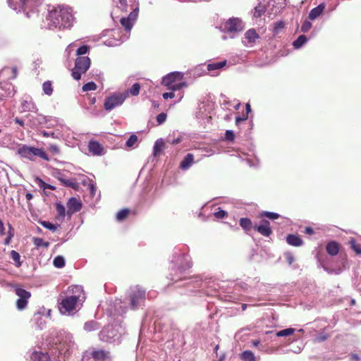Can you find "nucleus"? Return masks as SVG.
Listing matches in <instances>:
<instances>
[{
	"label": "nucleus",
	"instance_id": "8fccbe9b",
	"mask_svg": "<svg viewBox=\"0 0 361 361\" xmlns=\"http://www.w3.org/2000/svg\"><path fill=\"white\" fill-rule=\"evenodd\" d=\"M41 225L43 227L46 228L51 231H55L57 229V226L56 225L53 224L52 223H51L48 221H42Z\"/></svg>",
	"mask_w": 361,
	"mask_h": 361
},
{
	"label": "nucleus",
	"instance_id": "3c124183",
	"mask_svg": "<svg viewBox=\"0 0 361 361\" xmlns=\"http://www.w3.org/2000/svg\"><path fill=\"white\" fill-rule=\"evenodd\" d=\"M97 89V85L94 82H89L82 86V90L84 92L95 90Z\"/></svg>",
	"mask_w": 361,
	"mask_h": 361
},
{
	"label": "nucleus",
	"instance_id": "5fc2aeb1",
	"mask_svg": "<svg viewBox=\"0 0 361 361\" xmlns=\"http://www.w3.org/2000/svg\"><path fill=\"white\" fill-rule=\"evenodd\" d=\"M262 216H264L269 218V219H272V220L276 219L279 217V214L275 213V212H264L262 214Z\"/></svg>",
	"mask_w": 361,
	"mask_h": 361
},
{
	"label": "nucleus",
	"instance_id": "69168bd1",
	"mask_svg": "<svg viewBox=\"0 0 361 361\" xmlns=\"http://www.w3.org/2000/svg\"><path fill=\"white\" fill-rule=\"evenodd\" d=\"M59 179L60 180V181H61L65 185H67V186H72L73 185V181L71 180H69V179H64L63 178H59Z\"/></svg>",
	"mask_w": 361,
	"mask_h": 361
},
{
	"label": "nucleus",
	"instance_id": "c85d7f7f",
	"mask_svg": "<svg viewBox=\"0 0 361 361\" xmlns=\"http://www.w3.org/2000/svg\"><path fill=\"white\" fill-rule=\"evenodd\" d=\"M326 250L329 255L335 256L338 253L339 245L336 242L331 241L326 245Z\"/></svg>",
	"mask_w": 361,
	"mask_h": 361
},
{
	"label": "nucleus",
	"instance_id": "4468645a",
	"mask_svg": "<svg viewBox=\"0 0 361 361\" xmlns=\"http://www.w3.org/2000/svg\"><path fill=\"white\" fill-rule=\"evenodd\" d=\"M139 13V7L137 6L133 11L126 18H122L121 19V24L128 32H130L134 23H135Z\"/></svg>",
	"mask_w": 361,
	"mask_h": 361
},
{
	"label": "nucleus",
	"instance_id": "680f3d73",
	"mask_svg": "<svg viewBox=\"0 0 361 361\" xmlns=\"http://www.w3.org/2000/svg\"><path fill=\"white\" fill-rule=\"evenodd\" d=\"M285 256L288 264L291 265L295 261L293 255L291 253L288 252L285 254Z\"/></svg>",
	"mask_w": 361,
	"mask_h": 361
},
{
	"label": "nucleus",
	"instance_id": "09e8293b",
	"mask_svg": "<svg viewBox=\"0 0 361 361\" xmlns=\"http://www.w3.org/2000/svg\"><path fill=\"white\" fill-rule=\"evenodd\" d=\"M121 300H116V305H115V311L118 314H122L123 313L126 312V307H123L122 305H121Z\"/></svg>",
	"mask_w": 361,
	"mask_h": 361
},
{
	"label": "nucleus",
	"instance_id": "f03ea898",
	"mask_svg": "<svg viewBox=\"0 0 361 361\" xmlns=\"http://www.w3.org/2000/svg\"><path fill=\"white\" fill-rule=\"evenodd\" d=\"M68 291L72 295L63 297L58 299V307L60 313L63 315H73L81 307L82 302L85 300V293L81 286H72L68 288Z\"/></svg>",
	"mask_w": 361,
	"mask_h": 361
},
{
	"label": "nucleus",
	"instance_id": "2eb2a0df",
	"mask_svg": "<svg viewBox=\"0 0 361 361\" xmlns=\"http://www.w3.org/2000/svg\"><path fill=\"white\" fill-rule=\"evenodd\" d=\"M183 73L182 72H172L162 78V85L164 86L171 85L173 83L183 80Z\"/></svg>",
	"mask_w": 361,
	"mask_h": 361
},
{
	"label": "nucleus",
	"instance_id": "a211bd4d",
	"mask_svg": "<svg viewBox=\"0 0 361 361\" xmlns=\"http://www.w3.org/2000/svg\"><path fill=\"white\" fill-rule=\"evenodd\" d=\"M255 230L257 231L261 235L269 237L271 233V228L270 227V223L267 220L263 219L261 221V224L259 226H254Z\"/></svg>",
	"mask_w": 361,
	"mask_h": 361
},
{
	"label": "nucleus",
	"instance_id": "ea45409f",
	"mask_svg": "<svg viewBox=\"0 0 361 361\" xmlns=\"http://www.w3.org/2000/svg\"><path fill=\"white\" fill-rule=\"evenodd\" d=\"M164 146V142L161 139L157 140L154 145L153 151L154 155L161 152Z\"/></svg>",
	"mask_w": 361,
	"mask_h": 361
},
{
	"label": "nucleus",
	"instance_id": "aec40b11",
	"mask_svg": "<svg viewBox=\"0 0 361 361\" xmlns=\"http://www.w3.org/2000/svg\"><path fill=\"white\" fill-rule=\"evenodd\" d=\"M88 149L93 155L100 156L104 154V147L97 141H90L88 145Z\"/></svg>",
	"mask_w": 361,
	"mask_h": 361
},
{
	"label": "nucleus",
	"instance_id": "cd10ccee",
	"mask_svg": "<svg viewBox=\"0 0 361 361\" xmlns=\"http://www.w3.org/2000/svg\"><path fill=\"white\" fill-rule=\"evenodd\" d=\"M286 241L289 245L293 246H300L303 243L300 236L293 234H289L287 235Z\"/></svg>",
	"mask_w": 361,
	"mask_h": 361
},
{
	"label": "nucleus",
	"instance_id": "49530a36",
	"mask_svg": "<svg viewBox=\"0 0 361 361\" xmlns=\"http://www.w3.org/2000/svg\"><path fill=\"white\" fill-rule=\"evenodd\" d=\"M350 247L355 251L357 255H361V247L356 244L355 240L351 238L349 241Z\"/></svg>",
	"mask_w": 361,
	"mask_h": 361
},
{
	"label": "nucleus",
	"instance_id": "39448f33",
	"mask_svg": "<svg viewBox=\"0 0 361 361\" xmlns=\"http://www.w3.org/2000/svg\"><path fill=\"white\" fill-rule=\"evenodd\" d=\"M42 0H8L11 8L17 11H23L26 13L28 18L31 17L32 13H35L37 7L42 4Z\"/></svg>",
	"mask_w": 361,
	"mask_h": 361
},
{
	"label": "nucleus",
	"instance_id": "37998d69",
	"mask_svg": "<svg viewBox=\"0 0 361 361\" xmlns=\"http://www.w3.org/2000/svg\"><path fill=\"white\" fill-rule=\"evenodd\" d=\"M2 73H11L12 75L9 78L10 79H15L18 75V69L16 67L13 66L11 68H5L2 70Z\"/></svg>",
	"mask_w": 361,
	"mask_h": 361
},
{
	"label": "nucleus",
	"instance_id": "1a4fd4ad",
	"mask_svg": "<svg viewBox=\"0 0 361 361\" xmlns=\"http://www.w3.org/2000/svg\"><path fill=\"white\" fill-rule=\"evenodd\" d=\"M110 353L101 349L86 351L82 361H111Z\"/></svg>",
	"mask_w": 361,
	"mask_h": 361
},
{
	"label": "nucleus",
	"instance_id": "4be33fe9",
	"mask_svg": "<svg viewBox=\"0 0 361 361\" xmlns=\"http://www.w3.org/2000/svg\"><path fill=\"white\" fill-rule=\"evenodd\" d=\"M226 64V61L209 63L207 65V70L212 73L211 75H217L219 71Z\"/></svg>",
	"mask_w": 361,
	"mask_h": 361
},
{
	"label": "nucleus",
	"instance_id": "774afa93",
	"mask_svg": "<svg viewBox=\"0 0 361 361\" xmlns=\"http://www.w3.org/2000/svg\"><path fill=\"white\" fill-rule=\"evenodd\" d=\"M181 139L180 137H177V138H174V139H171L170 137H168L167 139V142L172 144V145H176V144H178L180 142Z\"/></svg>",
	"mask_w": 361,
	"mask_h": 361
},
{
	"label": "nucleus",
	"instance_id": "f257e3e1",
	"mask_svg": "<svg viewBox=\"0 0 361 361\" xmlns=\"http://www.w3.org/2000/svg\"><path fill=\"white\" fill-rule=\"evenodd\" d=\"M171 264V280L174 281L175 283L179 281H186L183 285L179 286H186L189 288L190 291H192L193 288H199L202 284L200 280L187 279L185 276V272L192 267L190 257L185 254L178 256H173Z\"/></svg>",
	"mask_w": 361,
	"mask_h": 361
},
{
	"label": "nucleus",
	"instance_id": "de8ad7c7",
	"mask_svg": "<svg viewBox=\"0 0 361 361\" xmlns=\"http://www.w3.org/2000/svg\"><path fill=\"white\" fill-rule=\"evenodd\" d=\"M56 209L57 211L58 214L62 219H63L66 216V209L65 207L61 203H56Z\"/></svg>",
	"mask_w": 361,
	"mask_h": 361
},
{
	"label": "nucleus",
	"instance_id": "f704fd0d",
	"mask_svg": "<svg viewBox=\"0 0 361 361\" xmlns=\"http://www.w3.org/2000/svg\"><path fill=\"white\" fill-rule=\"evenodd\" d=\"M284 26H285V23L282 20H279V21H277L276 23H275L274 25L273 30H272L273 35H277L284 28Z\"/></svg>",
	"mask_w": 361,
	"mask_h": 361
},
{
	"label": "nucleus",
	"instance_id": "473e14b6",
	"mask_svg": "<svg viewBox=\"0 0 361 361\" xmlns=\"http://www.w3.org/2000/svg\"><path fill=\"white\" fill-rule=\"evenodd\" d=\"M240 358L244 361H256L254 353L250 350H245L240 355Z\"/></svg>",
	"mask_w": 361,
	"mask_h": 361
},
{
	"label": "nucleus",
	"instance_id": "4d7b16f0",
	"mask_svg": "<svg viewBox=\"0 0 361 361\" xmlns=\"http://www.w3.org/2000/svg\"><path fill=\"white\" fill-rule=\"evenodd\" d=\"M311 27L312 23L308 20H305L301 26V31L302 32H307L310 30Z\"/></svg>",
	"mask_w": 361,
	"mask_h": 361
},
{
	"label": "nucleus",
	"instance_id": "9b49d317",
	"mask_svg": "<svg viewBox=\"0 0 361 361\" xmlns=\"http://www.w3.org/2000/svg\"><path fill=\"white\" fill-rule=\"evenodd\" d=\"M244 28L243 22L238 18H231L224 25V29L230 33L241 32Z\"/></svg>",
	"mask_w": 361,
	"mask_h": 361
},
{
	"label": "nucleus",
	"instance_id": "b1692460",
	"mask_svg": "<svg viewBox=\"0 0 361 361\" xmlns=\"http://www.w3.org/2000/svg\"><path fill=\"white\" fill-rule=\"evenodd\" d=\"M326 4L324 3L319 4L317 7L312 8L308 16V18L314 20L318 18L324 11Z\"/></svg>",
	"mask_w": 361,
	"mask_h": 361
},
{
	"label": "nucleus",
	"instance_id": "c03bdc74",
	"mask_svg": "<svg viewBox=\"0 0 361 361\" xmlns=\"http://www.w3.org/2000/svg\"><path fill=\"white\" fill-rule=\"evenodd\" d=\"M137 136L135 135H131L126 142V145L128 147H133L137 142Z\"/></svg>",
	"mask_w": 361,
	"mask_h": 361
},
{
	"label": "nucleus",
	"instance_id": "7ed1b4c3",
	"mask_svg": "<svg viewBox=\"0 0 361 361\" xmlns=\"http://www.w3.org/2000/svg\"><path fill=\"white\" fill-rule=\"evenodd\" d=\"M47 20L50 29L69 28L74 22L73 11L68 6H59L49 11Z\"/></svg>",
	"mask_w": 361,
	"mask_h": 361
},
{
	"label": "nucleus",
	"instance_id": "6e6552de",
	"mask_svg": "<svg viewBox=\"0 0 361 361\" xmlns=\"http://www.w3.org/2000/svg\"><path fill=\"white\" fill-rule=\"evenodd\" d=\"M127 97L128 92L114 93L105 99L104 108L106 111H110L116 107L122 105Z\"/></svg>",
	"mask_w": 361,
	"mask_h": 361
},
{
	"label": "nucleus",
	"instance_id": "6e6d98bb",
	"mask_svg": "<svg viewBox=\"0 0 361 361\" xmlns=\"http://www.w3.org/2000/svg\"><path fill=\"white\" fill-rule=\"evenodd\" d=\"M214 215L217 219H223L227 216V212L220 208H218V211L215 212Z\"/></svg>",
	"mask_w": 361,
	"mask_h": 361
},
{
	"label": "nucleus",
	"instance_id": "7c9ffc66",
	"mask_svg": "<svg viewBox=\"0 0 361 361\" xmlns=\"http://www.w3.org/2000/svg\"><path fill=\"white\" fill-rule=\"evenodd\" d=\"M240 226L247 232L249 231L252 226V221L248 218H241L239 221Z\"/></svg>",
	"mask_w": 361,
	"mask_h": 361
},
{
	"label": "nucleus",
	"instance_id": "338daca9",
	"mask_svg": "<svg viewBox=\"0 0 361 361\" xmlns=\"http://www.w3.org/2000/svg\"><path fill=\"white\" fill-rule=\"evenodd\" d=\"M162 96H163L164 99H167L169 98H173L175 97V94L172 91V92H165V93L163 94Z\"/></svg>",
	"mask_w": 361,
	"mask_h": 361
},
{
	"label": "nucleus",
	"instance_id": "f3484780",
	"mask_svg": "<svg viewBox=\"0 0 361 361\" xmlns=\"http://www.w3.org/2000/svg\"><path fill=\"white\" fill-rule=\"evenodd\" d=\"M67 214L71 216L73 213L79 212L82 208L80 200L75 197H71L67 202Z\"/></svg>",
	"mask_w": 361,
	"mask_h": 361
},
{
	"label": "nucleus",
	"instance_id": "5701e85b",
	"mask_svg": "<svg viewBox=\"0 0 361 361\" xmlns=\"http://www.w3.org/2000/svg\"><path fill=\"white\" fill-rule=\"evenodd\" d=\"M37 107L31 99H23L21 102L20 112L35 111Z\"/></svg>",
	"mask_w": 361,
	"mask_h": 361
},
{
	"label": "nucleus",
	"instance_id": "c756f323",
	"mask_svg": "<svg viewBox=\"0 0 361 361\" xmlns=\"http://www.w3.org/2000/svg\"><path fill=\"white\" fill-rule=\"evenodd\" d=\"M99 324L94 320L87 322L84 324V329L88 332L97 330L99 329Z\"/></svg>",
	"mask_w": 361,
	"mask_h": 361
},
{
	"label": "nucleus",
	"instance_id": "2f4dec72",
	"mask_svg": "<svg viewBox=\"0 0 361 361\" xmlns=\"http://www.w3.org/2000/svg\"><path fill=\"white\" fill-rule=\"evenodd\" d=\"M307 42L306 36L302 35H300L296 40L293 42V46L295 49L301 48Z\"/></svg>",
	"mask_w": 361,
	"mask_h": 361
},
{
	"label": "nucleus",
	"instance_id": "a878e982",
	"mask_svg": "<svg viewBox=\"0 0 361 361\" xmlns=\"http://www.w3.org/2000/svg\"><path fill=\"white\" fill-rule=\"evenodd\" d=\"M194 157L191 153H188L180 164V168L182 170H188L193 164Z\"/></svg>",
	"mask_w": 361,
	"mask_h": 361
},
{
	"label": "nucleus",
	"instance_id": "0e129e2a",
	"mask_svg": "<svg viewBox=\"0 0 361 361\" xmlns=\"http://www.w3.org/2000/svg\"><path fill=\"white\" fill-rule=\"evenodd\" d=\"M49 150L54 154H59L60 152L59 148L56 145H51L49 146Z\"/></svg>",
	"mask_w": 361,
	"mask_h": 361
},
{
	"label": "nucleus",
	"instance_id": "13d9d810",
	"mask_svg": "<svg viewBox=\"0 0 361 361\" xmlns=\"http://www.w3.org/2000/svg\"><path fill=\"white\" fill-rule=\"evenodd\" d=\"M167 115L165 113H161L157 116V121L159 124L164 123L166 120Z\"/></svg>",
	"mask_w": 361,
	"mask_h": 361
},
{
	"label": "nucleus",
	"instance_id": "20e7f679",
	"mask_svg": "<svg viewBox=\"0 0 361 361\" xmlns=\"http://www.w3.org/2000/svg\"><path fill=\"white\" fill-rule=\"evenodd\" d=\"M124 332V329L121 325H111L104 328L100 331L99 336L102 341L119 343Z\"/></svg>",
	"mask_w": 361,
	"mask_h": 361
},
{
	"label": "nucleus",
	"instance_id": "052dcab7",
	"mask_svg": "<svg viewBox=\"0 0 361 361\" xmlns=\"http://www.w3.org/2000/svg\"><path fill=\"white\" fill-rule=\"evenodd\" d=\"M202 109H204V111H205V104H202L200 107H199V111H197L196 113V115L198 118H203L204 116H206L207 114H204V113L203 112Z\"/></svg>",
	"mask_w": 361,
	"mask_h": 361
},
{
	"label": "nucleus",
	"instance_id": "9d476101",
	"mask_svg": "<svg viewBox=\"0 0 361 361\" xmlns=\"http://www.w3.org/2000/svg\"><path fill=\"white\" fill-rule=\"evenodd\" d=\"M90 59L87 56H79L75 60V68L72 71L73 78L78 80L82 73H85L90 68Z\"/></svg>",
	"mask_w": 361,
	"mask_h": 361
},
{
	"label": "nucleus",
	"instance_id": "423d86ee",
	"mask_svg": "<svg viewBox=\"0 0 361 361\" xmlns=\"http://www.w3.org/2000/svg\"><path fill=\"white\" fill-rule=\"evenodd\" d=\"M18 153L24 158L33 160L35 157H39L41 159L49 161V158L45 152L39 148L22 145L18 149Z\"/></svg>",
	"mask_w": 361,
	"mask_h": 361
},
{
	"label": "nucleus",
	"instance_id": "ddd939ff",
	"mask_svg": "<svg viewBox=\"0 0 361 361\" xmlns=\"http://www.w3.org/2000/svg\"><path fill=\"white\" fill-rule=\"evenodd\" d=\"M269 16L279 13L286 6V0H265Z\"/></svg>",
	"mask_w": 361,
	"mask_h": 361
},
{
	"label": "nucleus",
	"instance_id": "58836bf2",
	"mask_svg": "<svg viewBox=\"0 0 361 361\" xmlns=\"http://www.w3.org/2000/svg\"><path fill=\"white\" fill-rule=\"evenodd\" d=\"M43 92L45 94L50 96L53 92L52 85L50 81H46L42 85Z\"/></svg>",
	"mask_w": 361,
	"mask_h": 361
},
{
	"label": "nucleus",
	"instance_id": "412c9836",
	"mask_svg": "<svg viewBox=\"0 0 361 361\" xmlns=\"http://www.w3.org/2000/svg\"><path fill=\"white\" fill-rule=\"evenodd\" d=\"M265 13L268 14V6L265 3V0H259L257 6L255 7L253 16L255 18H259Z\"/></svg>",
	"mask_w": 361,
	"mask_h": 361
},
{
	"label": "nucleus",
	"instance_id": "bf43d9fd",
	"mask_svg": "<svg viewBox=\"0 0 361 361\" xmlns=\"http://www.w3.org/2000/svg\"><path fill=\"white\" fill-rule=\"evenodd\" d=\"M225 138L228 141H233L235 138V135L232 130H228L225 133Z\"/></svg>",
	"mask_w": 361,
	"mask_h": 361
},
{
	"label": "nucleus",
	"instance_id": "0eeeda50",
	"mask_svg": "<svg viewBox=\"0 0 361 361\" xmlns=\"http://www.w3.org/2000/svg\"><path fill=\"white\" fill-rule=\"evenodd\" d=\"M130 300V307L132 309H136L142 306L146 298L145 290L140 286H135L130 288L129 293Z\"/></svg>",
	"mask_w": 361,
	"mask_h": 361
},
{
	"label": "nucleus",
	"instance_id": "79ce46f5",
	"mask_svg": "<svg viewBox=\"0 0 361 361\" xmlns=\"http://www.w3.org/2000/svg\"><path fill=\"white\" fill-rule=\"evenodd\" d=\"M33 243L37 247H47L49 245V243L48 242L44 241L43 239L40 238H34Z\"/></svg>",
	"mask_w": 361,
	"mask_h": 361
},
{
	"label": "nucleus",
	"instance_id": "c9c22d12",
	"mask_svg": "<svg viewBox=\"0 0 361 361\" xmlns=\"http://www.w3.org/2000/svg\"><path fill=\"white\" fill-rule=\"evenodd\" d=\"M295 332V329L293 328H288L276 333V336L279 337H286L292 335Z\"/></svg>",
	"mask_w": 361,
	"mask_h": 361
},
{
	"label": "nucleus",
	"instance_id": "4c0bfd02",
	"mask_svg": "<svg viewBox=\"0 0 361 361\" xmlns=\"http://www.w3.org/2000/svg\"><path fill=\"white\" fill-rule=\"evenodd\" d=\"M11 259L15 262L16 266L20 267L21 266L20 255L16 250H11L10 253Z\"/></svg>",
	"mask_w": 361,
	"mask_h": 361
},
{
	"label": "nucleus",
	"instance_id": "603ef678",
	"mask_svg": "<svg viewBox=\"0 0 361 361\" xmlns=\"http://www.w3.org/2000/svg\"><path fill=\"white\" fill-rule=\"evenodd\" d=\"M58 122V120L55 118L48 117L47 123H46L44 126L47 128H53L57 125Z\"/></svg>",
	"mask_w": 361,
	"mask_h": 361
},
{
	"label": "nucleus",
	"instance_id": "f8f14e48",
	"mask_svg": "<svg viewBox=\"0 0 361 361\" xmlns=\"http://www.w3.org/2000/svg\"><path fill=\"white\" fill-rule=\"evenodd\" d=\"M15 293L18 296V299L16 301L17 309L23 310L26 307L28 300L31 297V293L20 287L15 288Z\"/></svg>",
	"mask_w": 361,
	"mask_h": 361
},
{
	"label": "nucleus",
	"instance_id": "a19ab883",
	"mask_svg": "<svg viewBox=\"0 0 361 361\" xmlns=\"http://www.w3.org/2000/svg\"><path fill=\"white\" fill-rule=\"evenodd\" d=\"M53 264L56 268H62L65 266V259L62 256H57L54 258Z\"/></svg>",
	"mask_w": 361,
	"mask_h": 361
},
{
	"label": "nucleus",
	"instance_id": "6ab92c4d",
	"mask_svg": "<svg viewBox=\"0 0 361 361\" xmlns=\"http://www.w3.org/2000/svg\"><path fill=\"white\" fill-rule=\"evenodd\" d=\"M64 345V348H66V351L68 350L73 345V336L70 334H66L64 338H63L60 341L59 343L56 346V349L59 350V353H62V346Z\"/></svg>",
	"mask_w": 361,
	"mask_h": 361
},
{
	"label": "nucleus",
	"instance_id": "72a5a7b5",
	"mask_svg": "<svg viewBox=\"0 0 361 361\" xmlns=\"http://www.w3.org/2000/svg\"><path fill=\"white\" fill-rule=\"evenodd\" d=\"M186 86H187V83L184 81L180 80V81L173 83V85H168L166 87L169 90L174 92V91L179 90Z\"/></svg>",
	"mask_w": 361,
	"mask_h": 361
},
{
	"label": "nucleus",
	"instance_id": "e433bc0d",
	"mask_svg": "<svg viewBox=\"0 0 361 361\" xmlns=\"http://www.w3.org/2000/svg\"><path fill=\"white\" fill-rule=\"evenodd\" d=\"M140 90V85L139 83H135L133 86L128 89L126 92H128V96L131 94L133 96H137L139 94Z\"/></svg>",
	"mask_w": 361,
	"mask_h": 361
},
{
	"label": "nucleus",
	"instance_id": "a18cd8bd",
	"mask_svg": "<svg viewBox=\"0 0 361 361\" xmlns=\"http://www.w3.org/2000/svg\"><path fill=\"white\" fill-rule=\"evenodd\" d=\"M129 214V210L128 209H123L119 211L116 214V219L118 221H122L125 219Z\"/></svg>",
	"mask_w": 361,
	"mask_h": 361
},
{
	"label": "nucleus",
	"instance_id": "bb28decb",
	"mask_svg": "<svg viewBox=\"0 0 361 361\" xmlns=\"http://www.w3.org/2000/svg\"><path fill=\"white\" fill-rule=\"evenodd\" d=\"M47 118L41 114L37 115L35 117H33L30 119L31 124L33 127H37L38 126H45L47 123Z\"/></svg>",
	"mask_w": 361,
	"mask_h": 361
},
{
	"label": "nucleus",
	"instance_id": "393cba45",
	"mask_svg": "<svg viewBox=\"0 0 361 361\" xmlns=\"http://www.w3.org/2000/svg\"><path fill=\"white\" fill-rule=\"evenodd\" d=\"M30 358L32 361H49L51 359L48 353L38 351L33 352Z\"/></svg>",
	"mask_w": 361,
	"mask_h": 361
},
{
	"label": "nucleus",
	"instance_id": "e2e57ef3",
	"mask_svg": "<svg viewBox=\"0 0 361 361\" xmlns=\"http://www.w3.org/2000/svg\"><path fill=\"white\" fill-rule=\"evenodd\" d=\"M39 186L41 188H42L44 190V189H51V190H54L55 188L51 185H49V184H47L46 183H44V181H42V180H39Z\"/></svg>",
	"mask_w": 361,
	"mask_h": 361
},
{
	"label": "nucleus",
	"instance_id": "dca6fc26",
	"mask_svg": "<svg viewBox=\"0 0 361 361\" xmlns=\"http://www.w3.org/2000/svg\"><path fill=\"white\" fill-rule=\"evenodd\" d=\"M259 38V36L256 30L255 29H250L245 33L243 43L247 47H252Z\"/></svg>",
	"mask_w": 361,
	"mask_h": 361
},
{
	"label": "nucleus",
	"instance_id": "864d4df0",
	"mask_svg": "<svg viewBox=\"0 0 361 361\" xmlns=\"http://www.w3.org/2000/svg\"><path fill=\"white\" fill-rule=\"evenodd\" d=\"M89 49L90 48L87 45L81 46L77 49L76 54L78 56L85 54L88 52Z\"/></svg>",
	"mask_w": 361,
	"mask_h": 361
}]
</instances>
